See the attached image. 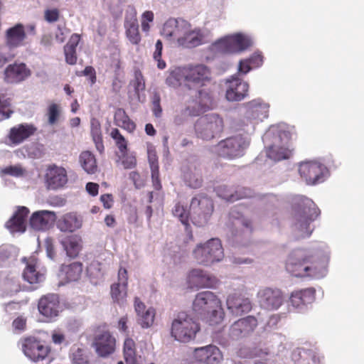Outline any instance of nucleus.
Returning a JSON list of instances; mask_svg holds the SVG:
<instances>
[{
  "instance_id": "c756f323",
  "label": "nucleus",
  "mask_w": 364,
  "mask_h": 364,
  "mask_svg": "<svg viewBox=\"0 0 364 364\" xmlns=\"http://www.w3.org/2000/svg\"><path fill=\"white\" fill-rule=\"evenodd\" d=\"M30 75V70L24 63H14L4 70V80L6 83L16 84L25 80Z\"/></svg>"
},
{
  "instance_id": "774afa93",
  "label": "nucleus",
  "mask_w": 364,
  "mask_h": 364,
  "mask_svg": "<svg viewBox=\"0 0 364 364\" xmlns=\"http://www.w3.org/2000/svg\"><path fill=\"white\" fill-rule=\"evenodd\" d=\"M253 68L250 65L247 58L242 59L238 63L237 73L235 74L237 77L239 75H246Z\"/></svg>"
},
{
  "instance_id": "338daca9",
  "label": "nucleus",
  "mask_w": 364,
  "mask_h": 364,
  "mask_svg": "<svg viewBox=\"0 0 364 364\" xmlns=\"http://www.w3.org/2000/svg\"><path fill=\"white\" fill-rule=\"evenodd\" d=\"M247 60L253 69L261 67L264 62L263 55L259 51L255 52L251 56L247 58Z\"/></svg>"
},
{
  "instance_id": "f8f14e48",
  "label": "nucleus",
  "mask_w": 364,
  "mask_h": 364,
  "mask_svg": "<svg viewBox=\"0 0 364 364\" xmlns=\"http://www.w3.org/2000/svg\"><path fill=\"white\" fill-rule=\"evenodd\" d=\"M223 118L218 114H205L198 119L195 130L198 137L203 140H210L219 135L223 130Z\"/></svg>"
},
{
  "instance_id": "bf43d9fd",
  "label": "nucleus",
  "mask_w": 364,
  "mask_h": 364,
  "mask_svg": "<svg viewBox=\"0 0 364 364\" xmlns=\"http://www.w3.org/2000/svg\"><path fill=\"white\" fill-rule=\"evenodd\" d=\"M70 358L73 364H87L84 350L77 346H73L70 352Z\"/></svg>"
},
{
  "instance_id": "4468645a",
  "label": "nucleus",
  "mask_w": 364,
  "mask_h": 364,
  "mask_svg": "<svg viewBox=\"0 0 364 364\" xmlns=\"http://www.w3.org/2000/svg\"><path fill=\"white\" fill-rule=\"evenodd\" d=\"M213 211V202L209 198L199 195L191 200V218L198 226H202L208 222Z\"/></svg>"
},
{
  "instance_id": "6ab92c4d",
  "label": "nucleus",
  "mask_w": 364,
  "mask_h": 364,
  "mask_svg": "<svg viewBox=\"0 0 364 364\" xmlns=\"http://www.w3.org/2000/svg\"><path fill=\"white\" fill-rule=\"evenodd\" d=\"M188 28V22L182 18H169L163 26L161 31V35L168 41L176 42L179 46L181 39H182L187 29Z\"/></svg>"
},
{
  "instance_id": "423d86ee",
  "label": "nucleus",
  "mask_w": 364,
  "mask_h": 364,
  "mask_svg": "<svg viewBox=\"0 0 364 364\" xmlns=\"http://www.w3.org/2000/svg\"><path fill=\"white\" fill-rule=\"evenodd\" d=\"M215 104L213 92L209 88L200 89L197 92L196 98L188 101L186 107L176 116L174 122L180 125L188 117L198 116L202 112L212 109Z\"/></svg>"
},
{
  "instance_id": "72a5a7b5",
  "label": "nucleus",
  "mask_w": 364,
  "mask_h": 364,
  "mask_svg": "<svg viewBox=\"0 0 364 364\" xmlns=\"http://www.w3.org/2000/svg\"><path fill=\"white\" fill-rule=\"evenodd\" d=\"M26 38V29L21 23H17L8 28L5 33V43L10 49L23 46Z\"/></svg>"
},
{
  "instance_id": "c9c22d12",
  "label": "nucleus",
  "mask_w": 364,
  "mask_h": 364,
  "mask_svg": "<svg viewBox=\"0 0 364 364\" xmlns=\"http://www.w3.org/2000/svg\"><path fill=\"white\" fill-rule=\"evenodd\" d=\"M94 346L100 356L106 357L114 352L115 339L109 332H104L96 336Z\"/></svg>"
},
{
  "instance_id": "4c0bfd02",
  "label": "nucleus",
  "mask_w": 364,
  "mask_h": 364,
  "mask_svg": "<svg viewBox=\"0 0 364 364\" xmlns=\"http://www.w3.org/2000/svg\"><path fill=\"white\" fill-rule=\"evenodd\" d=\"M16 274L8 271H0V291L3 294L12 295L20 291Z\"/></svg>"
},
{
  "instance_id": "b1692460",
  "label": "nucleus",
  "mask_w": 364,
  "mask_h": 364,
  "mask_svg": "<svg viewBox=\"0 0 364 364\" xmlns=\"http://www.w3.org/2000/svg\"><path fill=\"white\" fill-rule=\"evenodd\" d=\"M23 278L31 284H40L45 280L46 269L40 267L36 257H31L26 260Z\"/></svg>"
},
{
  "instance_id": "79ce46f5",
  "label": "nucleus",
  "mask_w": 364,
  "mask_h": 364,
  "mask_svg": "<svg viewBox=\"0 0 364 364\" xmlns=\"http://www.w3.org/2000/svg\"><path fill=\"white\" fill-rule=\"evenodd\" d=\"M147 155L151 172L153 186L155 189L159 190L161 188V185L159 180L158 157L156 155V149L152 144L147 145Z\"/></svg>"
},
{
  "instance_id": "393cba45",
  "label": "nucleus",
  "mask_w": 364,
  "mask_h": 364,
  "mask_svg": "<svg viewBox=\"0 0 364 364\" xmlns=\"http://www.w3.org/2000/svg\"><path fill=\"white\" fill-rule=\"evenodd\" d=\"M56 221L54 211L43 210L34 212L30 218V225L36 230H47L52 228Z\"/></svg>"
},
{
  "instance_id": "20e7f679",
  "label": "nucleus",
  "mask_w": 364,
  "mask_h": 364,
  "mask_svg": "<svg viewBox=\"0 0 364 364\" xmlns=\"http://www.w3.org/2000/svg\"><path fill=\"white\" fill-rule=\"evenodd\" d=\"M244 113L234 120L232 128L235 132H243L251 135L255 126L269 117V103L261 97L252 99L242 104Z\"/></svg>"
},
{
  "instance_id": "473e14b6",
  "label": "nucleus",
  "mask_w": 364,
  "mask_h": 364,
  "mask_svg": "<svg viewBox=\"0 0 364 364\" xmlns=\"http://www.w3.org/2000/svg\"><path fill=\"white\" fill-rule=\"evenodd\" d=\"M28 213L29 210L26 207H18L12 218L6 223V228L12 234L24 232Z\"/></svg>"
},
{
  "instance_id": "a19ab883",
  "label": "nucleus",
  "mask_w": 364,
  "mask_h": 364,
  "mask_svg": "<svg viewBox=\"0 0 364 364\" xmlns=\"http://www.w3.org/2000/svg\"><path fill=\"white\" fill-rule=\"evenodd\" d=\"M218 196L228 201L234 202L237 200L247 198L251 196L252 191L246 188H240L239 190L234 191L227 186H220L216 188Z\"/></svg>"
},
{
  "instance_id": "4d7b16f0",
  "label": "nucleus",
  "mask_w": 364,
  "mask_h": 364,
  "mask_svg": "<svg viewBox=\"0 0 364 364\" xmlns=\"http://www.w3.org/2000/svg\"><path fill=\"white\" fill-rule=\"evenodd\" d=\"M118 158V161L121 163L125 169H132L136 166V154L134 152L128 153L127 151L126 152L120 153Z\"/></svg>"
},
{
  "instance_id": "9b49d317",
  "label": "nucleus",
  "mask_w": 364,
  "mask_h": 364,
  "mask_svg": "<svg viewBox=\"0 0 364 364\" xmlns=\"http://www.w3.org/2000/svg\"><path fill=\"white\" fill-rule=\"evenodd\" d=\"M283 340L284 338L281 335H274L271 338V345L249 351L242 348L239 350L238 355L242 358H259V362H255V364H274L275 357L281 351V348H283Z\"/></svg>"
},
{
  "instance_id": "f257e3e1",
  "label": "nucleus",
  "mask_w": 364,
  "mask_h": 364,
  "mask_svg": "<svg viewBox=\"0 0 364 364\" xmlns=\"http://www.w3.org/2000/svg\"><path fill=\"white\" fill-rule=\"evenodd\" d=\"M330 257L329 247L325 243L313 250L294 249L288 256L286 269L295 277L321 279L328 274Z\"/></svg>"
},
{
  "instance_id": "052dcab7",
  "label": "nucleus",
  "mask_w": 364,
  "mask_h": 364,
  "mask_svg": "<svg viewBox=\"0 0 364 364\" xmlns=\"http://www.w3.org/2000/svg\"><path fill=\"white\" fill-rule=\"evenodd\" d=\"M172 212L173 215L175 217L178 218L181 223L183 225H187L189 217L191 218V208L188 210L180 203L176 204Z\"/></svg>"
},
{
  "instance_id": "412c9836",
  "label": "nucleus",
  "mask_w": 364,
  "mask_h": 364,
  "mask_svg": "<svg viewBox=\"0 0 364 364\" xmlns=\"http://www.w3.org/2000/svg\"><path fill=\"white\" fill-rule=\"evenodd\" d=\"M38 309L39 313L47 318L48 321H54L61 311L58 295L49 294L42 296L39 299Z\"/></svg>"
},
{
  "instance_id": "58836bf2",
  "label": "nucleus",
  "mask_w": 364,
  "mask_h": 364,
  "mask_svg": "<svg viewBox=\"0 0 364 364\" xmlns=\"http://www.w3.org/2000/svg\"><path fill=\"white\" fill-rule=\"evenodd\" d=\"M36 129L30 124H18L10 129L9 139L15 145L22 143L34 134Z\"/></svg>"
},
{
  "instance_id": "bb28decb",
  "label": "nucleus",
  "mask_w": 364,
  "mask_h": 364,
  "mask_svg": "<svg viewBox=\"0 0 364 364\" xmlns=\"http://www.w3.org/2000/svg\"><path fill=\"white\" fill-rule=\"evenodd\" d=\"M226 305L229 312L235 316L247 314L252 309L250 300L248 298L237 294L229 295L226 301Z\"/></svg>"
},
{
  "instance_id": "7ed1b4c3",
  "label": "nucleus",
  "mask_w": 364,
  "mask_h": 364,
  "mask_svg": "<svg viewBox=\"0 0 364 364\" xmlns=\"http://www.w3.org/2000/svg\"><path fill=\"white\" fill-rule=\"evenodd\" d=\"M292 135V129L286 124L269 127L262 137L263 142L268 147L267 156L274 161L289 159L292 151L289 144Z\"/></svg>"
},
{
  "instance_id": "49530a36",
  "label": "nucleus",
  "mask_w": 364,
  "mask_h": 364,
  "mask_svg": "<svg viewBox=\"0 0 364 364\" xmlns=\"http://www.w3.org/2000/svg\"><path fill=\"white\" fill-rule=\"evenodd\" d=\"M114 123L117 126L132 133L136 129V124L132 121L123 109H117L114 116Z\"/></svg>"
},
{
  "instance_id": "603ef678",
  "label": "nucleus",
  "mask_w": 364,
  "mask_h": 364,
  "mask_svg": "<svg viewBox=\"0 0 364 364\" xmlns=\"http://www.w3.org/2000/svg\"><path fill=\"white\" fill-rule=\"evenodd\" d=\"M18 249L11 245H3L0 246V266L6 264L14 260L18 255Z\"/></svg>"
},
{
  "instance_id": "f03ea898",
  "label": "nucleus",
  "mask_w": 364,
  "mask_h": 364,
  "mask_svg": "<svg viewBox=\"0 0 364 364\" xmlns=\"http://www.w3.org/2000/svg\"><path fill=\"white\" fill-rule=\"evenodd\" d=\"M319 214L318 208L311 199L303 196H298L291 220L292 236L296 240L309 237L314 230L312 223Z\"/></svg>"
},
{
  "instance_id": "9d476101",
  "label": "nucleus",
  "mask_w": 364,
  "mask_h": 364,
  "mask_svg": "<svg viewBox=\"0 0 364 364\" xmlns=\"http://www.w3.org/2000/svg\"><path fill=\"white\" fill-rule=\"evenodd\" d=\"M298 173L308 186L323 183L330 176L329 169L319 161H304L298 164Z\"/></svg>"
},
{
  "instance_id": "7c9ffc66",
  "label": "nucleus",
  "mask_w": 364,
  "mask_h": 364,
  "mask_svg": "<svg viewBox=\"0 0 364 364\" xmlns=\"http://www.w3.org/2000/svg\"><path fill=\"white\" fill-rule=\"evenodd\" d=\"M56 227L62 232H74L81 228L82 219L76 213L70 212L56 218Z\"/></svg>"
},
{
  "instance_id": "ea45409f",
  "label": "nucleus",
  "mask_w": 364,
  "mask_h": 364,
  "mask_svg": "<svg viewBox=\"0 0 364 364\" xmlns=\"http://www.w3.org/2000/svg\"><path fill=\"white\" fill-rule=\"evenodd\" d=\"M123 352L127 364H144V356L137 350L135 343L132 338L125 339Z\"/></svg>"
},
{
  "instance_id": "39448f33",
  "label": "nucleus",
  "mask_w": 364,
  "mask_h": 364,
  "mask_svg": "<svg viewBox=\"0 0 364 364\" xmlns=\"http://www.w3.org/2000/svg\"><path fill=\"white\" fill-rule=\"evenodd\" d=\"M254 45L252 36L245 32L225 36L212 43L209 49L215 54H241Z\"/></svg>"
},
{
  "instance_id": "6e6552de",
  "label": "nucleus",
  "mask_w": 364,
  "mask_h": 364,
  "mask_svg": "<svg viewBox=\"0 0 364 364\" xmlns=\"http://www.w3.org/2000/svg\"><path fill=\"white\" fill-rule=\"evenodd\" d=\"M194 259L198 264L210 267L221 262L224 258V250L218 238H211L198 244L193 251Z\"/></svg>"
},
{
  "instance_id": "dca6fc26",
  "label": "nucleus",
  "mask_w": 364,
  "mask_h": 364,
  "mask_svg": "<svg viewBox=\"0 0 364 364\" xmlns=\"http://www.w3.org/2000/svg\"><path fill=\"white\" fill-rule=\"evenodd\" d=\"M185 69V82L188 85L205 86L211 80L210 68L203 63L190 64Z\"/></svg>"
},
{
  "instance_id": "a878e982",
  "label": "nucleus",
  "mask_w": 364,
  "mask_h": 364,
  "mask_svg": "<svg viewBox=\"0 0 364 364\" xmlns=\"http://www.w3.org/2000/svg\"><path fill=\"white\" fill-rule=\"evenodd\" d=\"M188 284L191 288H211L216 284V279L203 269H193L188 275Z\"/></svg>"
},
{
  "instance_id": "aec40b11",
  "label": "nucleus",
  "mask_w": 364,
  "mask_h": 364,
  "mask_svg": "<svg viewBox=\"0 0 364 364\" xmlns=\"http://www.w3.org/2000/svg\"><path fill=\"white\" fill-rule=\"evenodd\" d=\"M193 358L200 364H220L223 360V355L218 346L210 344L196 348Z\"/></svg>"
},
{
  "instance_id": "2f4dec72",
  "label": "nucleus",
  "mask_w": 364,
  "mask_h": 364,
  "mask_svg": "<svg viewBox=\"0 0 364 364\" xmlns=\"http://www.w3.org/2000/svg\"><path fill=\"white\" fill-rule=\"evenodd\" d=\"M128 275L126 269L120 267L118 272V282L111 286V295L114 301L123 304L127 296Z\"/></svg>"
},
{
  "instance_id": "8fccbe9b",
  "label": "nucleus",
  "mask_w": 364,
  "mask_h": 364,
  "mask_svg": "<svg viewBox=\"0 0 364 364\" xmlns=\"http://www.w3.org/2000/svg\"><path fill=\"white\" fill-rule=\"evenodd\" d=\"M90 132L92 140L95 144L96 149L100 152H102L104 150V145L102 142L101 125L100 122L95 118H92L90 121Z\"/></svg>"
},
{
  "instance_id": "4be33fe9",
  "label": "nucleus",
  "mask_w": 364,
  "mask_h": 364,
  "mask_svg": "<svg viewBox=\"0 0 364 364\" xmlns=\"http://www.w3.org/2000/svg\"><path fill=\"white\" fill-rule=\"evenodd\" d=\"M255 317L249 316L235 321L230 328V336L235 340L250 336L257 326Z\"/></svg>"
},
{
  "instance_id": "680f3d73",
  "label": "nucleus",
  "mask_w": 364,
  "mask_h": 364,
  "mask_svg": "<svg viewBox=\"0 0 364 364\" xmlns=\"http://www.w3.org/2000/svg\"><path fill=\"white\" fill-rule=\"evenodd\" d=\"M61 108L60 105L53 103L49 105L47 110L48 123L50 125H54L60 119Z\"/></svg>"
},
{
  "instance_id": "e2e57ef3",
  "label": "nucleus",
  "mask_w": 364,
  "mask_h": 364,
  "mask_svg": "<svg viewBox=\"0 0 364 364\" xmlns=\"http://www.w3.org/2000/svg\"><path fill=\"white\" fill-rule=\"evenodd\" d=\"M110 136L114 140L119 153H124L127 151L128 142L117 128L112 129Z\"/></svg>"
},
{
  "instance_id": "1a4fd4ad",
  "label": "nucleus",
  "mask_w": 364,
  "mask_h": 364,
  "mask_svg": "<svg viewBox=\"0 0 364 364\" xmlns=\"http://www.w3.org/2000/svg\"><path fill=\"white\" fill-rule=\"evenodd\" d=\"M246 134H237L221 140L214 146V152L220 157L234 159L243 156L250 145V137Z\"/></svg>"
},
{
  "instance_id": "e433bc0d",
  "label": "nucleus",
  "mask_w": 364,
  "mask_h": 364,
  "mask_svg": "<svg viewBox=\"0 0 364 364\" xmlns=\"http://www.w3.org/2000/svg\"><path fill=\"white\" fill-rule=\"evenodd\" d=\"M292 360L295 364H321V358L313 349L299 347L292 353Z\"/></svg>"
},
{
  "instance_id": "de8ad7c7",
  "label": "nucleus",
  "mask_w": 364,
  "mask_h": 364,
  "mask_svg": "<svg viewBox=\"0 0 364 364\" xmlns=\"http://www.w3.org/2000/svg\"><path fill=\"white\" fill-rule=\"evenodd\" d=\"M130 87L134 89V98L139 102L145 99L144 92L145 90V80L140 71H136L134 78L130 82Z\"/></svg>"
},
{
  "instance_id": "0e129e2a",
  "label": "nucleus",
  "mask_w": 364,
  "mask_h": 364,
  "mask_svg": "<svg viewBox=\"0 0 364 364\" xmlns=\"http://www.w3.org/2000/svg\"><path fill=\"white\" fill-rule=\"evenodd\" d=\"M51 341L55 345L68 346L70 344V341L67 340L66 336L59 329L52 331Z\"/></svg>"
},
{
  "instance_id": "a211bd4d",
  "label": "nucleus",
  "mask_w": 364,
  "mask_h": 364,
  "mask_svg": "<svg viewBox=\"0 0 364 364\" xmlns=\"http://www.w3.org/2000/svg\"><path fill=\"white\" fill-rule=\"evenodd\" d=\"M24 355L33 362L44 360L50 352L48 346L43 345L35 338L29 337L19 343Z\"/></svg>"
},
{
  "instance_id": "69168bd1",
  "label": "nucleus",
  "mask_w": 364,
  "mask_h": 364,
  "mask_svg": "<svg viewBox=\"0 0 364 364\" xmlns=\"http://www.w3.org/2000/svg\"><path fill=\"white\" fill-rule=\"evenodd\" d=\"M12 112L8 100L0 99V121L9 118Z\"/></svg>"
},
{
  "instance_id": "2eb2a0df",
  "label": "nucleus",
  "mask_w": 364,
  "mask_h": 364,
  "mask_svg": "<svg viewBox=\"0 0 364 364\" xmlns=\"http://www.w3.org/2000/svg\"><path fill=\"white\" fill-rule=\"evenodd\" d=\"M225 99L230 102H240L248 96L249 84L236 75L225 80Z\"/></svg>"
},
{
  "instance_id": "09e8293b",
  "label": "nucleus",
  "mask_w": 364,
  "mask_h": 364,
  "mask_svg": "<svg viewBox=\"0 0 364 364\" xmlns=\"http://www.w3.org/2000/svg\"><path fill=\"white\" fill-rule=\"evenodd\" d=\"M79 161L82 168L89 174L94 173L97 170V163L95 156L89 151L80 154Z\"/></svg>"
},
{
  "instance_id": "a18cd8bd",
  "label": "nucleus",
  "mask_w": 364,
  "mask_h": 364,
  "mask_svg": "<svg viewBox=\"0 0 364 364\" xmlns=\"http://www.w3.org/2000/svg\"><path fill=\"white\" fill-rule=\"evenodd\" d=\"M105 268V263H102L98 259H94L90 262L87 267V274L92 284H97L102 279Z\"/></svg>"
},
{
  "instance_id": "ddd939ff",
  "label": "nucleus",
  "mask_w": 364,
  "mask_h": 364,
  "mask_svg": "<svg viewBox=\"0 0 364 364\" xmlns=\"http://www.w3.org/2000/svg\"><path fill=\"white\" fill-rule=\"evenodd\" d=\"M259 306L268 311H277L284 303L283 291L278 288L263 287L257 293Z\"/></svg>"
},
{
  "instance_id": "c03bdc74",
  "label": "nucleus",
  "mask_w": 364,
  "mask_h": 364,
  "mask_svg": "<svg viewBox=\"0 0 364 364\" xmlns=\"http://www.w3.org/2000/svg\"><path fill=\"white\" fill-rule=\"evenodd\" d=\"M60 242L66 255L70 257H77L82 249V240L77 235L68 236Z\"/></svg>"
},
{
  "instance_id": "864d4df0",
  "label": "nucleus",
  "mask_w": 364,
  "mask_h": 364,
  "mask_svg": "<svg viewBox=\"0 0 364 364\" xmlns=\"http://www.w3.org/2000/svg\"><path fill=\"white\" fill-rule=\"evenodd\" d=\"M184 180L187 185L191 188H197L202 184L201 172L196 167L190 168L184 172Z\"/></svg>"
},
{
  "instance_id": "5fc2aeb1",
  "label": "nucleus",
  "mask_w": 364,
  "mask_h": 364,
  "mask_svg": "<svg viewBox=\"0 0 364 364\" xmlns=\"http://www.w3.org/2000/svg\"><path fill=\"white\" fill-rule=\"evenodd\" d=\"M185 67L177 68L172 70L166 79L167 85L172 87H179L185 81Z\"/></svg>"
},
{
  "instance_id": "37998d69",
  "label": "nucleus",
  "mask_w": 364,
  "mask_h": 364,
  "mask_svg": "<svg viewBox=\"0 0 364 364\" xmlns=\"http://www.w3.org/2000/svg\"><path fill=\"white\" fill-rule=\"evenodd\" d=\"M82 272V265L80 262H73L68 265H63L60 268L59 277L65 282H75L80 278Z\"/></svg>"
},
{
  "instance_id": "5701e85b",
  "label": "nucleus",
  "mask_w": 364,
  "mask_h": 364,
  "mask_svg": "<svg viewBox=\"0 0 364 364\" xmlns=\"http://www.w3.org/2000/svg\"><path fill=\"white\" fill-rule=\"evenodd\" d=\"M45 178L48 188L51 190L64 187L68 181L65 168L56 165L48 167Z\"/></svg>"
},
{
  "instance_id": "c85d7f7f",
  "label": "nucleus",
  "mask_w": 364,
  "mask_h": 364,
  "mask_svg": "<svg viewBox=\"0 0 364 364\" xmlns=\"http://www.w3.org/2000/svg\"><path fill=\"white\" fill-rule=\"evenodd\" d=\"M124 28L126 30V35L129 41L132 44H138L141 41V37L139 32L136 11L132 6H129L126 11Z\"/></svg>"
},
{
  "instance_id": "0eeeda50",
  "label": "nucleus",
  "mask_w": 364,
  "mask_h": 364,
  "mask_svg": "<svg viewBox=\"0 0 364 364\" xmlns=\"http://www.w3.org/2000/svg\"><path fill=\"white\" fill-rule=\"evenodd\" d=\"M200 326L186 312H180L171 323V335L177 341L188 343L195 339Z\"/></svg>"
},
{
  "instance_id": "3c124183",
  "label": "nucleus",
  "mask_w": 364,
  "mask_h": 364,
  "mask_svg": "<svg viewBox=\"0 0 364 364\" xmlns=\"http://www.w3.org/2000/svg\"><path fill=\"white\" fill-rule=\"evenodd\" d=\"M225 313L222 308L220 300L219 301V306H214L207 314L200 317L203 319H205L206 321L211 326L218 325L222 323L224 319Z\"/></svg>"
},
{
  "instance_id": "cd10ccee",
  "label": "nucleus",
  "mask_w": 364,
  "mask_h": 364,
  "mask_svg": "<svg viewBox=\"0 0 364 364\" xmlns=\"http://www.w3.org/2000/svg\"><path fill=\"white\" fill-rule=\"evenodd\" d=\"M316 291L314 288H306L291 292L289 297L291 306L297 311H302L306 306L315 300Z\"/></svg>"
},
{
  "instance_id": "6e6d98bb",
  "label": "nucleus",
  "mask_w": 364,
  "mask_h": 364,
  "mask_svg": "<svg viewBox=\"0 0 364 364\" xmlns=\"http://www.w3.org/2000/svg\"><path fill=\"white\" fill-rule=\"evenodd\" d=\"M26 170L20 164L8 166L0 169V176L1 177L8 175L16 178L25 176Z\"/></svg>"
},
{
  "instance_id": "f3484780",
  "label": "nucleus",
  "mask_w": 364,
  "mask_h": 364,
  "mask_svg": "<svg viewBox=\"0 0 364 364\" xmlns=\"http://www.w3.org/2000/svg\"><path fill=\"white\" fill-rule=\"evenodd\" d=\"M220 299L210 291L198 293L192 302V311L198 317H203L214 306H219Z\"/></svg>"
},
{
  "instance_id": "f704fd0d",
  "label": "nucleus",
  "mask_w": 364,
  "mask_h": 364,
  "mask_svg": "<svg viewBox=\"0 0 364 364\" xmlns=\"http://www.w3.org/2000/svg\"><path fill=\"white\" fill-rule=\"evenodd\" d=\"M186 34L181 39L180 46L185 48H194L208 41L205 31L200 28H192L188 23V28Z\"/></svg>"
},
{
  "instance_id": "13d9d810",
  "label": "nucleus",
  "mask_w": 364,
  "mask_h": 364,
  "mask_svg": "<svg viewBox=\"0 0 364 364\" xmlns=\"http://www.w3.org/2000/svg\"><path fill=\"white\" fill-rule=\"evenodd\" d=\"M155 314V309L152 307H149L144 312L139 315V323L142 328H147L152 326Z\"/></svg>"
}]
</instances>
